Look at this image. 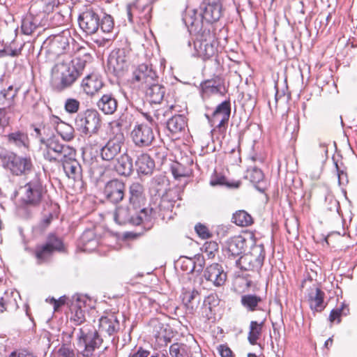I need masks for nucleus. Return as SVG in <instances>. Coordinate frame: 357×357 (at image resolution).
Returning <instances> with one entry per match:
<instances>
[{
	"mask_svg": "<svg viewBox=\"0 0 357 357\" xmlns=\"http://www.w3.org/2000/svg\"><path fill=\"white\" fill-rule=\"evenodd\" d=\"M92 56L89 53L77 56L70 61H59L52 68L50 84L54 91L61 93L71 89L83 74Z\"/></svg>",
	"mask_w": 357,
	"mask_h": 357,
	"instance_id": "nucleus-1",
	"label": "nucleus"
},
{
	"mask_svg": "<svg viewBox=\"0 0 357 357\" xmlns=\"http://www.w3.org/2000/svg\"><path fill=\"white\" fill-rule=\"evenodd\" d=\"M159 213L157 208L151 205L148 207H139L128 202L118 206L114 212V219L121 225L130 224L132 225H142L146 230L151 229L158 218Z\"/></svg>",
	"mask_w": 357,
	"mask_h": 357,
	"instance_id": "nucleus-2",
	"label": "nucleus"
},
{
	"mask_svg": "<svg viewBox=\"0 0 357 357\" xmlns=\"http://www.w3.org/2000/svg\"><path fill=\"white\" fill-rule=\"evenodd\" d=\"M55 252H66L63 240L54 233H50L43 243L38 244L33 250V255L38 265L50 263Z\"/></svg>",
	"mask_w": 357,
	"mask_h": 357,
	"instance_id": "nucleus-3",
	"label": "nucleus"
},
{
	"mask_svg": "<svg viewBox=\"0 0 357 357\" xmlns=\"http://www.w3.org/2000/svg\"><path fill=\"white\" fill-rule=\"evenodd\" d=\"M0 160L2 167L15 176L27 174L33 167L30 156H20L14 151L0 152Z\"/></svg>",
	"mask_w": 357,
	"mask_h": 357,
	"instance_id": "nucleus-4",
	"label": "nucleus"
},
{
	"mask_svg": "<svg viewBox=\"0 0 357 357\" xmlns=\"http://www.w3.org/2000/svg\"><path fill=\"white\" fill-rule=\"evenodd\" d=\"M230 114L231 103L229 100H225L219 104L211 115L205 114L209 123L213 127L211 130L213 138L215 135H216L218 139H219L220 137H225Z\"/></svg>",
	"mask_w": 357,
	"mask_h": 357,
	"instance_id": "nucleus-5",
	"label": "nucleus"
},
{
	"mask_svg": "<svg viewBox=\"0 0 357 357\" xmlns=\"http://www.w3.org/2000/svg\"><path fill=\"white\" fill-rule=\"evenodd\" d=\"M77 344L83 347L81 351L84 357H91L93 352L99 349L102 344V338L96 328L90 324L83 326L79 329Z\"/></svg>",
	"mask_w": 357,
	"mask_h": 357,
	"instance_id": "nucleus-6",
	"label": "nucleus"
},
{
	"mask_svg": "<svg viewBox=\"0 0 357 357\" xmlns=\"http://www.w3.org/2000/svg\"><path fill=\"white\" fill-rule=\"evenodd\" d=\"M101 116L94 109H87L78 114L75 119V125L81 133L91 137L98 132L101 128Z\"/></svg>",
	"mask_w": 357,
	"mask_h": 357,
	"instance_id": "nucleus-7",
	"label": "nucleus"
},
{
	"mask_svg": "<svg viewBox=\"0 0 357 357\" xmlns=\"http://www.w3.org/2000/svg\"><path fill=\"white\" fill-rule=\"evenodd\" d=\"M155 0H135L126 7L128 19L131 24H148L152 17V4Z\"/></svg>",
	"mask_w": 357,
	"mask_h": 357,
	"instance_id": "nucleus-8",
	"label": "nucleus"
},
{
	"mask_svg": "<svg viewBox=\"0 0 357 357\" xmlns=\"http://www.w3.org/2000/svg\"><path fill=\"white\" fill-rule=\"evenodd\" d=\"M265 259V250L263 244L254 245L250 251L241 256L235 261L236 266L242 270L259 272Z\"/></svg>",
	"mask_w": 357,
	"mask_h": 357,
	"instance_id": "nucleus-9",
	"label": "nucleus"
},
{
	"mask_svg": "<svg viewBox=\"0 0 357 357\" xmlns=\"http://www.w3.org/2000/svg\"><path fill=\"white\" fill-rule=\"evenodd\" d=\"M45 151L44 152V158L46 160L55 162H60L68 156H71L72 153L75 149L67 144H62L59 139L55 136H52L44 144Z\"/></svg>",
	"mask_w": 357,
	"mask_h": 357,
	"instance_id": "nucleus-10",
	"label": "nucleus"
},
{
	"mask_svg": "<svg viewBox=\"0 0 357 357\" xmlns=\"http://www.w3.org/2000/svg\"><path fill=\"white\" fill-rule=\"evenodd\" d=\"M72 39L70 31L65 29L59 34L50 36L43 43V47L49 54L58 56L65 54L70 47Z\"/></svg>",
	"mask_w": 357,
	"mask_h": 357,
	"instance_id": "nucleus-11",
	"label": "nucleus"
},
{
	"mask_svg": "<svg viewBox=\"0 0 357 357\" xmlns=\"http://www.w3.org/2000/svg\"><path fill=\"white\" fill-rule=\"evenodd\" d=\"M40 174L36 173L33 179L24 186V194L22 198L26 205L38 206L41 202L45 190L40 181Z\"/></svg>",
	"mask_w": 357,
	"mask_h": 357,
	"instance_id": "nucleus-12",
	"label": "nucleus"
},
{
	"mask_svg": "<svg viewBox=\"0 0 357 357\" xmlns=\"http://www.w3.org/2000/svg\"><path fill=\"white\" fill-rule=\"evenodd\" d=\"M158 79L156 70L149 62L139 64L132 71V83L142 89L158 81Z\"/></svg>",
	"mask_w": 357,
	"mask_h": 357,
	"instance_id": "nucleus-13",
	"label": "nucleus"
},
{
	"mask_svg": "<svg viewBox=\"0 0 357 357\" xmlns=\"http://www.w3.org/2000/svg\"><path fill=\"white\" fill-rule=\"evenodd\" d=\"M133 144L139 148H146L152 145L155 134L151 126L142 123H136L130 132Z\"/></svg>",
	"mask_w": 357,
	"mask_h": 357,
	"instance_id": "nucleus-14",
	"label": "nucleus"
},
{
	"mask_svg": "<svg viewBox=\"0 0 357 357\" xmlns=\"http://www.w3.org/2000/svg\"><path fill=\"white\" fill-rule=\"evenodd\" d=\"M223 0H204L201 6L202 19L209 24L218 22L222 16Z\"/></svg>",
	"mask_w": 357,
	"mask_h": 357,
	"instance_id": "nucleus-15",
	"label": "nucleus"
},
{
	"mask_svg": "<svg viewBox=\"0 0 357 357\" xmlns=\"http://www.w3.org/2000/svg\"><path fill=\"white\" fill-rule=\"evenodd\" d=\"M126 184L121 180L114 178L107 181L103 189V195L105 199L112 204H116L122 201L125 197Z\"/></svg>",
	"mask_w": 357,
	"mask_h": 357,
	"instance_id": "nucleus-16",
	"label": "nucleus"
},
{
	"mask_svg": "<svg viewBox=\"0 0 357 357\" xmlns=\"http://www.w3.org/2000/svg\"><path fill=\"white\" fill-rule=\"evenodd\" d=\"M128 67L126 52L123 49L113 50L108 58L107 68L115 76L121 77Z\"/></svg>",
	"mask_w": 357,
	"mask_h": 357,
	"instance_id": "nucleus-17",
	"label": "nucleus"
},
{
	"mask_svg": "<svg viewBox=\"0 0 357 357\" xmlns=\"http://www.w3.org/2000/svg\"><path fill=\"white\" fill-rule=\"evenodd\" d=\"M123 142L124 137L122 133L111 137L100 149V155L101 158L105 161L114 160L121 153Z\"/></svg>",
	"mask_w": 357,
	"mask_h": 357,
	"instance_id": "nucleus-18",
	"label": "nucleus"
},
{
	"mask_svg": "<svg viewBox=\"0 0 357 357\" xmlns=\"http://www.w3.org/2000/svg\"><path fill=\"white\" fill-rule=\"evenodd\" d=\"M152 328V335L155 340V343L159 347L167 346L173 337L172 330L168 325L160 322L158 319H151L149 323Z\"/></svg>",
	"mask_w": 357,
	"mask_h": 357,
	"instance_id": "nucleus-19",
	"label": "nucleus"
},
{
	"mask_svg": "<svg viewBox=\"0 0 357 357\" xmlns=\"http://www.w3.org/2000/svg\"><path fill=\"white\" fill-rule=\"evenodd\" d=\"M7 144L20 152H29L31 149V140L27 132L14 130L6 135Z\"/></svg>",
	"mask_w": 357,
	"mask_h": 357,
	"instance_id": "nucleus-20",
	"label": "nucleus"
},
{
	"mask_svg": "<svg viewBox=\"0 0 357 357\" xmlns=\"http://www.w3.org/2000/svg\"><path fill=\"white\" fill-rule=\"evenodd\" d=\"M247 248V240L241 235L229 238L225 243V256L229 259H235L243 256Z\"/></svg>",
	"mask_w": 357,
	"mask_h": 357,
	"instance_id": "nucleus-21",
	"label": "nucleus"
},
{
	"mask_svg": "<svg viewBox=\"0 0 357 357\" xmlns=\"http://www.w3.org/2000/svg\"><path fill=\"white\" fill-rule=\"evenodd\" d=\"M80 29L88 35L97 32L100 26V17L93 10H86L78 18Z\"/></svg>",
	"mask_w": 357,
	"mask_h": 357,
	"instance_id": "nucleus-22",
	"label": "nucleus"
},
{
	"mask_svg": "<svg viewBox=\"0 0 357 357\" xmlns=\"http://www.w3.org/2000/svg\"><path fill=\"white\" fill-rule=\"evenodd\" d=\"M71 154V156L65 158L59 162L61 163L63 171L68 178L74 181H79L82 178V169L79 162L75 159L76 150Z\"/></svg>",
	"mask_w": 357,
	"mask_h": 357,
	"instance_id": "nucleus-23",
	"label": "nucleus"
},
{
	"mask_svg": "<svg viewBox=\"0 0 357 357\" xmlns=\"http://www.w3.org/2000/svg\"><path fill=\"white\" fill-rule=\"evenodd\" d=\"M307 291L306 298L311 310L316 312H322L327 305L324 301L326 295L324 291L315 284L310 287Z\"/></svg>",
	"mask_w": 357,
	"mask_h": 357,
	"instance_id": "nucleus-24",
	"label": "nucleus"
},
{
	"mask_svg": "<svg viewBox=\"0 0 357 357\" xmlns=\"http://www.w3.org/2000/svg\"><path fill=\"white\" fill-rule=\"evenodd\" d=\"M203 276L207 281L218 287L223 286L227 280L226 272L218 263L208 266L204 271Z\"/></svg>",
	"mask_w": 357,
	"mask_h": 357,
	"instance_id": "nucleus-25",
	"label": "nucleus"
},
{
	"mask_svg": "<svg viewBox=\"0 0 357 357\" xmlns=\"http://www.w3.org/2000/svg\"><path fill=\"white\" fill-rule=\"evenodd\" d=\"M120 330V323L117 317V314L109 313L102 316L99 319V331L109 337H113V340Z\"/></svg>",
	"mask_w": 357,
	"mask_h": 357,
	"instance_id": "nucleus-26",
	"label": "nucleus"
},
{
	"mask_svg": "<svg viewBox=\"0 0 357 357\" xmlns=\"http://www.w3.org/2000/svg\"><path fill=\"white\" fill-rule=\"evenodd\" d=\"M182 20L190 34L197 33L198 31H202L204 24L202 13H198L194 9L187 10Z\"/></svg>",
	"mask_w": 357,
	"mask_h": 357,
	"instance_id": "nucleus-27",
	"label": "nucleus"
},
{
	"mask_svg": "<svg viewBox=\"0 0 357 357\" xmlns=\"http://www.w3.org/2000/svg\"><path fill=\"white\" fill-rule=\"evenodd\" d=\"M202 93L208 97L213 94H223L225 92V82L222 77L215 76L201 83Z\"/></svg>",
	"mask_w": 357,
	"mask_h": 357,
	"instance_id": "nucleus-28",
	"label": "nucleus"
},
{
	"mask_svg": "<svg viewBox=\"0 0 357 357\" xmlns=\"http://www.w3.org/2000/svg\"><path fill=\"white\" fill-rule=\"evenodd\" d=\"M96 106L104 114L112 115L118 108V100L113 93L108 92L100 97Z\"/></svg>",
	"mask_w": 357,
	"mask_h": 357,
	"instance_id": "nucleus-29",
	"label": "nucleus"
},
{
	"mask_svg": "<svg viewBox=\"0 0 357 357\" xmlns=\"http://www.w3.org/2000/svg\"><path fill=\"white\" fill-rule=\"evenodd\" d=\"M104 86L100 77L96 73L86 75L82 81L81 88L88 96H93L98 93Z\"/></svg>",
	"mask_w": 357,
	"mask_h": 357,
	"instance_id": "nucleus-30",
	"label": "nucleus"
},
{
	"mask_svg": "<svg viewBox=\"0 0 357 357\" xmlns=\"http://www.w3.org/2000/svg\"><path fill=\"white\" fill-rule=\"evenodd\" d=\"M40 26H42V19L40 15H33L29 12L22 20L21 31L24 35L33 34Z\"/></svg>",
	"mask_w": 357,
	"mask_h": 357,
	"instance_id": "nucleus-31",
	"label": "nucleus"
},
{
	"mask_svg": "<svg viewBox=\"0 0 357 357\" xmlns=\"http://www.w3.org/2000/svg\"><path fill=\"white\" fill-rule=\"evenodd\" d=\"M128 202L134 206L144 207L146 202L145 190L142 184L133 182L129 186Z\"/></svg>",
	"mask_w": 357,
	"mask_h": 357,
	"instance_id": "nucleus-32",
	"label": "nucleus"
},
{
	"mask_svg": "<svg viewBox=\"0 0 357 357\" xmlns=\"http://www.w3.org/2000/svg\"><path fill=\"white\" fill-rule=\"evenodd\" d=\"M142 89L146 91V96L151 103L159 104L164 98L165 88L163 85L158 84V81L153 82L147 87Z\"/></svg>",
	"mask_w": 357,
	"mask_h": 357,
	"instance_id": "nucleus-33",
	"label": "nucleus"
},
{
	"mask_svg": "<svg viewBox=\"0 0 357 357\" xmlns=\"http://www.w3.org/2000/svg\"><path fill=\"white\" fill-rule=\"evenodd\" d=\"M114 169L118 174L129 176L133 172L132 160L128 153H124L116 158Z\"/></svg>",
	"mask_w": 357,
	"mask_h": 357,
	"instance_id": "nucleus-34",
	"label": "nucleus"
},
{
	"mask_svg": "<svg viewBox=\"0 0 357 357\" xmlns=\"http://www.w3.org/2000/svg\"><path fill=\"white\" fill-rule=\"evenodd\" d=\"M178 262L181 264V268L188 273H199L203 271L204 266V259L199 256L196 258V261L191 258L183 257Z\"/></svg>",
	"mask_w": 357,
	"mask_h": 357,
	"instance_id": "nucleus-35",
	"label": "nucleus"
},
{
	"mask_svg": "<svg viewBox=\"0 0 357 357\" xmlns=\"http://www.w3.org/2000/svg\"><path fill=\"white\" fill-rule=\"evenodd\" d=\"M135 165L139 174H151L155 168L153 160L146 153H142L137 157Z\"/></svg>",
	"mask_w": 357,
	"mask_h": 357,
	"instance_id": "nucleus-36",
	"label": "nucleus"
},
{
	"mask_svg": "<svg viewBox=\"0 0 357 357\" xmlns=\"http://www.w3.org/2000/svg\"><path fill=\"white\" fill-rule=\"evenodd\" d=\"M219 298L216 294H211L204 300L202 314L206 319H215V308L219 305Z\"/></svg>",
	"mask_w": 357,
	"mask_h": 357,
	"instance_id": "nucleus-37",
	"label": "nucleus"
},
{
	"mask_svg": "<svg viewBox=\"0 0 357 357\" xmlns=\"http://www.w3.org/2000/svg\"><path fill=\"white\" fill-rule=\"evenodd\" d=\"M218 42L195 43L194 47L199 57L204 60L209 59L218 52Z\"/></svg>",
	"mask_w": 357,
	"mask_h": 357,
	"instance_id": "nucleus-38",
	"label": "nucleus"
},
{
	"mask_svg": "<svg viewBox=\"0 0 357 357\" xmlns=\"http://www.w3.org/2000/svg\"><path fill=\"white\" fill-rule=\"evenodd\" d=\"M98 239L92 229H87L83 232L79 240V245L84 251L91 252L98 247Z\"/></svg>",
	"mask_w": 357,
	"mask_h": 357,
	"instance_id": "nucleus-39",
	"label": "nucleus"
},
{
	"mask_svg": "<svg viewBox=\"0 0 357 357\" xmlns=\"http://www.w3.org/2000/svg\"><path fill=\"white\" fill-rule=\"evenodd\" d=\"M261 302V297L256 294H247L242 295L241 297V305L248 312L261 310V308L259 305Z\"/></svg>",
	"mask_w": 357,
	"mask_h": 357,
	"instance_id": "nucleus-40",
	"label": "nucleus"
},
{
	"mask_svg": "<svg viewBox=\"0 0 357 357\" xmlns=\"http://www.w3.org/2000/svg\"><path fill=\"white\" fill-rule=\"evenodd\" d=\"M168 130L173 135L178 134L187 126V119L181 114L174 115L166 122Z\"/></svg>",
	"mask_w": 357,
	"mask_h": 357,
	"instance_id": "nucleus-41",
	"label": "nucleus"
},
{
	"mask_svg": "<svg viewBox=\"0 0 357 357\" xmlns=\"http://www.w3.org/2000/svg\"><path fill=\"white\" fill-rule=\"evenodd\" d=\"M197 35V38L195 43H215L218 42V39L215 36V33L214 32V29L212 24H204L202 31H198V33H195Z\"/></svg>",
	"mask_w": 357,
	"mask_h": 357,
	"instance_id": "nucleus-42",
	"label": "nucleus"
},
{
	"mask_svg": "<svg viewBox=\"0 0 357 357\" xmlns=\"http://www.w3.org/2000/svg\"><path fill=\"white\" fill-rule=\"evenodd\" d=\"M265 321L266 319L260 322L257 321H250L248 335V340L250 344L255 345L257 344V341L261 336Z\"/></svg>",
	"mask_w": 357,
	"mask_h": 357,
	"instance_id": "nucleus-43",
	"label": "nucleus"
},
{
	"mask_svg": "<svg viewBox=\"0 0 357 357\" xmlns=\"http://www.w3.org/2000/svg\"><path fill=\"white\" fill-rule=\"evenodd\" d=\"M169 354L172 357H192V352L190 346L181 343L176 342L169 347Z\"/></svg>",
	"mask_w": 357,
	"mask_h": 357,
	"instance_id": "nucleus-44",
	"label": "nucleus"
},
{
	"mask_svg": "<svg viewBox=\"0 0 357 357\" xmlns=\"http://www.w3.org/2000/svg\"><path fill=\"white\" fill-rule=\"evenodd\" d=\"M199 296L198 291L195 289L184 290L182 293V301L190 312H192L197 307L198 301L196 298Z\"/></svg>",
	"mask_w": 357,
	"mask_h": 357,
	"instance_id": "nucleus-45",
	"label": "nucleus"
},
{
	"mask_svg": "<svg viewBox=\"0 0 357 357\" xmlns=\"http://www.w3.org/2000/svg\"><path fill=\"white\" fill-rule=\"evenodd\" d=\"M175 202L170 200L169 199V195L167 194L166 195H163L160 201V203L158 206L155 207L152 206L153 208H157V211L159 213V215L158 218H162V219L165 218V215L168 212L172 211V209L174 206Z\"/></svg>",
	"mask_w": 357,
	"mask_h": 357,
	"instance_id": "nucleus-46",
	"label": "nucleus"
},
{
	"mask_svg": "<svg viewBox=\"0 0 357 357\" xmlns=\"http://www.w3.org/2000/svg\"><path fill=\"white\" fill-rule=\"evenodd\" d=\"M232 222L240 227H248L253 223V218L245 211L240 210L233 214Z\"/></svg>",
	"mask_w": 357,
	"mask_h": 357,
	"instance_id": "nucleus-47",
	"label": "nucleus"
},
{
	"mask_svg": "<svg viewBox=\"0 0 357 357\" xmlns=\"http://www.w3.org/2000/svg\"><path fill=\"white\" fill-rule=\"evenodd\" d=\"M33 127L35 132V137L38 139L40 144H45L48 139L52 137V130L50 126L40 124L38 126L33 125Z\"/></svg>",
	"mask_w": 357,
	"mask_h": 357,
	"instance_id": "nucleus-48",
	"label": "nucleus"
},
{
	"mask_svg": "<svg viewBox=\"0 0 357 357\" xmlns=\"http://www.w3.org/2000/svg\"><path fill=\"white\" fill-rule=\"evenodd\" d=\"M58 133L66 142H70L75 137V130L70 125L61 122L57 128Z\"/></svg>",
	"mask_w": 357,
	"mask_h": 357,
	"instance_id": "nucleus-49",
	"label": "nucleus"
},
{
	"mask_svg": "<svg viewBox=\"0 0 357 357\" xmlns=\"http://www.w3.org/2000/svg\"><path fill=\"white\" fill-rule=\"evenodd\" d=\"M349 309L348 307V305H346L344 303H342L341 305L339 307L333 309L331 311L329 315V321L331 322L337 321V323H340L341 321V316L347 315L349 314Z\"/></svg>",
	"mask_w": 357,
	"mask_h": 357,
	"instance_id": "nucleus-50",
	"label": "nucleus"
},
{
	"mask_svg": "<svg viewBox=\"0 0 357 357\" xmlns=\"http://www.w3.org/2000/svg\"><path fill=\"white\" fill-rule=\"evenodd\" d=\"M324 204L327 211H336L340 213V203L331 192H327L326 193Z\"/></svg>",
	"mask_w": 357,
	"mask_h": 357,
	"instance_id": "nucleus-51",
	"label": "nucleus"
},
{
	"mask_svg": "<svg viewBox=\"0 0 357 357\" xmlns=\"http://www.w3.org/2000/svg\"><path fill=\"white\" fill-rule=\"evenodd\" d=\"M18 91L19 88L13 87V86L10 85L7 89H3L1 91V95L9 107L14 105L15 98L17 96Z\"/></svg>",
	"mask_w": 357,
	"mask_h": 357,
	"instance_id": "nucleus-52",
	"label": "nucleus"
},
{
	"mask_svg": "<svg viewBox=\"0 0 357 357\" xmlns=\"http://www.w3.org/2000/svg\"><path fill=\"white\" fill-rule=\"evenodd\" d=\"M79 107L80 102L75 98H69L65 101L64 109L68 114H76L79 111Z\"/></svg>",
	"mask_w": 357,
	"mask_h": 357,
	"instance_id": "nucleus-53",
	"label": "nucleus"
},
{
	"mask_svg": "<svg viewBox=\"0 0 357 357\" xmlns=\"http://www.w3.org/2000/svg\"><path fill=\"white\" fill-rule=\"evenodd\" d=\"M114 20L111 15H105L100 20L99 28L105 33H110L114 29Z\"/></svg>",
	"mask_w": 357,
	"mask_h": 357,
	"instance_id": "nucleus-54",
	"label": "nucleus"
},
{
	"mask_svg": "<svg viewBox=\"0 0 357 357\" xmlns=\"http://www.w3.org/2000/svg\"><path fill=\"white\" fill-rule=\"evenodd\" d=\"M171 171L176 179H179L181 177H188L190 176L189 171L180 163L173 165L171 167Z\"/></svg>",
	"mask_w": 357,
	"mask_h": 357,
	"instance_id": "nucleus-55",
	"label": "nucleus"
},
{
	"mask_svg": "<svg viewBox=\"0 0 357 357\" xmlns=\"http://www.w3.org/2000/svg\"><path fill=\"white\" fill-rule=\"evenodd\" d=\"M86 303V298L82 295H76L73 297L71 304L70 305V310H85Z\"/></svg>",
	"mask_w": 357,
	"mask_h": 357,
	"instance_id": "nucleus-56",
	"label": "nucleus"
},
{
	"mask_svg": "<svg viewBox=\"0 0 357 357\" xmlns=\"http://www.w3.org/2000/svg\"><path fill=\"white\" fill-rule=\"evenodd\" d=\"M247 176L253 183H259L264 179V174L262 171L256 167L248 170Z\"/></svg>",
	"mask_w": 357,
	"mask_h": 357,
	"instance_id": "nucleus-57",
	"label": "nucleus"
},
{
	"mask_svg": "<svg viewBox=\"0 0 357 357\" xmlns=\"http://www.w3.org/2000/svg\"><path fill=\"white\" fill-rule=\"evenodd\" d=\"M14 304H16L15 299L11 300L9 293L6 291L4 296L0 298V312H3L9 306Z\"/></svg>",
	"mask_w": 357,
	"mask_h": 357,
	"instance_id": "nucleus-58",
	"label": "nucleus"
},
{
	"mask_svg": "<svg viewBox=\"0 0 357 357\" xmlns=\"http://www.w3.org/2000/svg\"><path fill=\"white\" fill-rule=\"evenodd\" d=\"M71 311V320L76 324L80 325L85 321V310H77Z\"/></svg>",
	"mask_w": 357,
	"mask_h": 357,
	"instance_id": "nucleus-59",
	"label": "nucleus"
},
{
	"mask_svg": "<svg viewBox=\"0 0 357 357\" xmlns=\"http://www.w3.org/2000/svg\"><path fill=\"white\" fill-rule=\"evenodd\" d=\"M59 357H75V353L70 345L63 344L58 350Z\"/></svg>",
	"mask_w": 357,
	"mask_h": 357,
	"instance_id": "nucleus-60",
	"label": "nucleus"
},
{
	"mask_svg": "<svg viewBox=\"0 0 357 357\" xmlns=\"http://www.w3.org/2000/svg\"><path fill=\"white\" fill-rule=\"evenodd\" d=\"M195 229L198 236L203 239H207L211 237L209 229L204 225L199 223L195 225Z\"/></svg>",
	"mask_w": 357,
	"mask_h": 357,
	"instance_id": "nucleus-61",
	"label": "nucleus"
},
{
	"mask_svg": "<svg viewBox=\"0 0 357 357\" xmlns=\"http://www.w3.org/2000/svg\"><path fill=\"white\" fill-rule=\"evenodd\" d=\"M166 113L167 110L164 108H160L155 111L154 112V119H155V126H158L160 123H166Z\"/></svg>",
	"mask_w": 357,
	"mask_h": 357,
	"instance_id": "nucleus-62",
	"label": "nucleus"
},
{
	"mask_svg": "<svg viewBox=\"0 0 357 357\" xmlns=\"http://www.w3.org/2000/svg\"><path fill=\"white\" fill-rule=\"evenodd\" d=\"M204 252L206 253L207 256L211 258L213 257L215 254L214 252L218 251V245L215 242H207L204 245Z\"/></svg>",
	"mask_w": 357,
	"mask_h": 357,
	"instance_id": "nucleus-63",
	"label": "nucleus"
},
{
	"mask_svg": "<svg viewBox=\"0 0 357 357\" xmlns=\"http://www.w3.org/2000/svg\"><path fill=\"white\" fill-rule=\"evenodd\" d=\"M8 357H36L33 354L26 349H16L12 351Z\"/></svg>",
	"mask_w": 357,
	"mask_h": 357,
	"instance_id": "nucleus-64",
	"label": "nucleus"
}]
</instances>
